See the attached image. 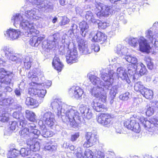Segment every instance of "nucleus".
<instances>
[{
	"mask_svg": "<svg viewBox=\"0 0 158 158\" xmlns=\"http://www.w3.org/2000/svg\"><path fill=\"white\" fill-rule=\"evenodd\" d=\"M14 21V25L16 27H19L22 30L23 35L26 37L34 36L31 39L30 44L32 46L37 47L44 38V35L37 37L35 35L39 32L35 28V25L32 22L29 21L24 18L23 15L16 14L11 19Z\"/></svg>",
	"mask_w": 158,
	"mask_h": 158,
	"instance_id": "obj_1",
	"label": "nucleus"
},
{
	"mask_svg": "<svg viewBox=\"0 0 158 158\" xmlns=\"http://www.w3.org/2000/svg\"><path fill=\"white\" fill-rule=\"evenodd\" d=\"M51 106L63 122L69 123L72 127L76 126V120L79 118V113L75 107L69 106L57 99L52 100Z\"/></svg>",
	"mask_w": 158,
	"mask_h": 158,
	"instance_id": "obj_2",
	"label": "nucleus"
},
{
	"mask_svg": "<svg viewBox=\"0 0 158 158\" xmlns=\"http://www.w3.org/2000/svg\"><path fill=\"white\" fill-rule=\"evenodd\" d=\"M28 128L25 127L19 131L21 138L27 139L26 144L33 151H39L40 149V143L33 139L37 138L41 135L40 131L35 128V125L33 123L29 124Z\"/></svg>",
	"mask_w": 158,
	"mask_h": 158,
	"instance_id": "obj_3",
	"label": "nucleus"
},
{
	"mask_svg": "<svg viewBox=\"0 0 158 158\" xmlns=\"http://www.w3.org/2000/svg\"><path fill=\"white\" fill-rule=\"evenodd\" d=\"M55 120L54 114L50 111L42 113L38 123L41 135L45 138L51 137L54 134L52 131L48 130L45 125L52 128L55 125Z\"/></svg>",
	"mask_w": 158,
	"mask_h": 158,
	"instance_id": "obj_4",
	"label": "nucleus"
},
{
	"mask_svg": "<svg viewBox=\"0 0 158 158\" xmlns=\"http://www.w3.org/2000/svg\"><path fill=\"white\" fill-rule=\"evenodd\" d=\"M89 78L94 85L90 90V94L94 97L99 98V100L102 102H105L106 96L104 92L105 86L103 82L99 78L92 74L89 75Z\"/></svg>",
	"mask_w": 158,
	"mask_h": 158,
	"instance_id": "obj_5",
	"label": "nucleus"
},
{
	"mask_svg": "<svg viewBox=\"0 0 158 158\" xmlns=\"http://www.w3.org/2000/svg\"><path fill=\"white\" fill-rule=\"evenodd\" d=\"M66 42V45H69L70 43V40L66 38L65 35H63L60 39V35L59 33L54 34L52 35L49 36L47 40H44L42 43V47L45 51H48V50L56 48L61 43L63 44Z\"/></svg>",
	"mask_w": 158,
	"mask_h": 158,
	"instance_id": "obj_6",
	"label": "nucleus"
},
{
	"mask_svg": "<svg viewBox=\"0 0 158 158\" xmlns=\"http://www.w3.org/2000/svg\"><path fill=\"white\" fill-rule=\"evenodd\" d=\"M139 121L143 125L145 129L150 132L153 133L154 134H157V130L156 127H158V117H153L151 121L147 120L143 117H139Z\"/></svg>",
	"mask_w": 158,
	"mask_h": 158,
	"instance_id": "obj_7",
	"label": "nucleus"
},
{
	"mask_svg": "<svg viewBox=\"0 0 158 158\" xmlns=\"http://www.w3.org/2000/svg\"><path fill=\"white\" fill-rule=\"evenodd\" d=\"M1 54L10 60L15 62L16 63L21 62V55L15 52L10 48L7 46H4L1 49Z\"/></svg>",
	"mask_w": 158,
	"mask_h": 158,
	"instance_id": "obj_8",
	"label": "nucleus"
},
{
	"mask_svg": "<svg viewBox=\"0 0 158 158\" xmlns=\"http://www.w3.org/2000/svg\"><path fill=\"white\" fill-rule=\"evenodd\" d=\"M96 12L99 18L107 16L113 13L114 10L112 6L106 5L100 2H96Z\"/></svg>",
	"mask_w": 158,
	"mask_h": 158,
	"instance_id": "obj_9",
	"label": "nucleus"
},
{
	"mask_svg": "<svg viewBox=\"0 0 158 158\" xmlns=\"http://www.w3.org/2000/svg\"><path fill=\"white\" fill-rule=\"evenodd\" d=\"M27 2H29L33 4L36 5L38 10L42 12H47L52 11L53 7L51 3L46 0H26Z\"/></svg>",
	"mask_w": 158,
	"mask_h": 158,
	"instance_id": "obj_10",
	"label": "nucleus"
},
{
	"mask_svg": "<svg viewBox=\"0 0 158 158\" xmlns=\"http://www.w3.org/2000/svg\"><path fill=\"white\" fill-rule=\"evenodd\" d=\"M114 74L115 72L113 70H110L107 73L106 72L105 70L101 71L100 75L101 78L105 81V83L103 82V83L105 89H108L109 87L112 85L113 82Z\"/></svg>",
	"mask_w": 158,
	"mask_h": 158,
	"instance_id": "obj_11",
	"label": "nucleus"
},
{
	"mask_svg": "<svg viewBox=\"0 0 158 158\" xmlns=\"http://www.w3.org/2000/svg\"><path fill=\"white\" fill-rule=\"evenodd\" d=\"M63 44H64L63 46V45L61 46H63V48H67L69 50L67 51V53L66 55V59L67 63L68 64H72L77 62L78 61V56L76 48L74 47L73 49L69 50V46L66 45L65 42L64 43V44L63 43Z\"/></svg>",
	"mask_w": 158,
	"mask_h": 158,
	"instance_id": "obj_12",
	"label": "nucleus"
},
{
	"mask_svg": "<svg viewBox=\"0 0 158 158\" xmlns=\"http://www.w3.org/2000/svg\"><path fill=\"white\" fill-rule=\"evenodd\" d=\"M12 73L6 70L4 68L0 69V87L2 84L8 85L10 82L11 78L12 76Z\"/></svg>",
	"mask_w": 158,
	"mask_h": 158,
	"instance_id": "obj_13",
	"label": "nucleus"
},
{
	"mask_svg": "<svg viewBox=\"0 0 158 158\" xmlns=\"http://www.w3.org/2000/svg\"><path fill=\"white\" fill-rule=\"evenodd\" d=\"M85 138L86 140L83 145L84 148H88L93 146L98 140L97 135L90 132H87L85 134Z\"/></svg>",
	"mask_w": 158,
	"mask_h": 158,
	"instance_id": "obj_14",
	"label": "nucleus"
},
{
	"mask_svg": "<svg viewBox=\"0 0 158 158\" xmlns=\"http://www.w3.org/2000/svg\"><path fill=\"white\" fill-rule=\"evenodd\" d=\"M124 126L127 129H130L136 133H139L140 128L138 123H137L134 118L126 120L124 123Z\"/></svg>",
	"mask_w": 158,
	"mask_h": 158,
	"instance_id": "obj_15",
	"label": "nucleus"
},
{
	"mask_svg": "<svg viewBox=\"0 0 158 158\" xmlns=\"http://www.w3.org/2000/svg\"><path fill=\"white\" fill-rule=\"evenodd\" d=\"M77 40L78 44V48L81 53L83 54H87L91 52V50L88 47L87 42L83 39L78 36L77 38Z\"/></svg>",
	"mask_w": 158,
	"mask_h": 158,
	"instance_id": "obj_16",
	"label": "nucleus"
},
{
	"mask_svg": "<svg viewBox=\"0 0 158 158\" xmlns=\"http://www.w3.org/2000/svg\"><path fill=\"white\" fill-rule=\"evenodd\" d=\"M29 6L25 5V9L24 16L29 20L36 21L40 18V15L36 13V10L35 8L29 10Z\"/></svg>",
	"mask_w": 158,
	"mask_h": 158,
	"instance_id": "obj_17",
	"label": "nucleus"
},
{
	"mask_svg": "<svg viewBox=\"0 0 158 158\" xmlns=\"http://www.w3.org/2000/svg\"><path fill=\"white\" fill-rule=\"evenodd\" d=\"M93 35H95L93 36L92 40V41L100 42L101 44L106 42L107 36L105 33L100 31L96 33L95 31H93L91 32L90 35L92 36Z\"/></svg>",
	"mask_w": 158,
	"mask_h": 158,
	"instance_id": "obj_18",
	"label": "nucleus"
},
{
	"mask_svg": "<svg viewBox=\"0 0 158 158\" xmlns=\"http://www.w3.org/2000/svg\"><path fill=\"white\" fill-rule=\"evenodd\" d=\"M112 120L111 115L107 113L101 114L97 118L98 123L105 126L111 124Z\"/></svg>",
	"mask_w": 158,
	"mask_h": 158,
	"instance_id": "obj_19",
	"label": "nucleus"
},
{
	"mask_svg": "<svg viewBox=\"0 0 158 158\" xmlns=\"http://www.w3.org/2000/svg\"><path fill=\"white\" fill-rule=\"evenodd\" d=\"M139 51L143 52H148L151 47L147 40L143 37H141L138 39Z\"/></svg>",
	"mask_w": 158,
	"mask_h": 158,
	"instance_id": "obj_20",
	"label": "nucleus"
},
{
	"mask_svg": "<svg viewBox=\"0 0 158 158\" xmlns=\"http://www.w3.org/2000/svg\"><path fill=\"white\" fill-rule=\"evenodd\" d=\"M79 110L84 119H89L92 117L93 114L92 110L86 105H81L79 107Z\"/></svg>",
	"mask_w": 158,
	"mask_h": 158,
	"instance_id": "obj_21",
	"label": "nucleus"
},
{
	"mask_svg": "<svg viewBox=\"0 0 158 158\" xmlns=\"http://www.w3.org/2000/svg\"><path fill=\"white\" fill-rule=\"evenodd\" d=\"M21 32L19 30L10 28L4 32L5 35L10 40H14L18 39Z\"/></svg>",
	"mask_w": 158,
	"mask_h": 158,
	"instance_id": "obj_22",
	"label": "nucleus"
},
{
	"mask_svg": "<svg viewBox=\"0 0 158 158\" xmlns=\"http://www.w3.org/2000/svg\"><path fill=\"white\" fill-rule=\"evenodd\" d=\"M71 96L74 97L77 99H81L83 94V90L79 86H73L69 90Z\"/></svg>",
	"mask_w": 158,
	"mask_h": 158,
	"instance_id": "obj_23",
	"label": "nucleus"
},
{
	"mask_svg": "<svg viewBox=\"0 0 158 158\" xmlns=\"http://www.w3.org/2000/svg\"><path fill=\"white\" fill-rule=\"evenodd\" d=\"M43 75V73L40 69H35L29 72L28 77L29 78H31L32 81L34 82L38 80L39 77H42Z\"/></svg>",
	"mask_w": 158,
	"mask_h": 158,
	"instance_id": "obj_24",
	"label": "nucleus"
},
{
	"mask_svg": "<svg viewBox=\"0 0 158 158\" xmlns=\"http://www.w3.org/2000/svg\"><path fill=\"white\" fill-rule=\"evenodd\" d=\"M127 70L122 67L118 68L117 69V73L118 78H120L122 80L125 81L129 84L131 81L127 73Z\"/></svg>",
	"mask_w": 158,
	"mask_h": 158,
	"instance_id": "obj_25",
	"label": "nucleus"
},
{
	"mask_svg": "<svg viewBox=\"0 0 158 158\" xmlns=\"http://www.w3.org/2000/svg\"><path fill=\"white\" fill-rule=\"evenodd\" d=\"M91 106L94 110L98 112L106 111L107 107L103 104L99 102L96 99H94L91 103Z\"/></svg>",
	"mask_w": 158,
	"mask_h": 158,
	"instance_id": "obj_26",
	"label": "nucleus"
},
{
	"mask_svg": "<svg viewBox=\"0 0 158 158\" xmlns=\"http://www.w3.org/2000/svg\"><path fill=\"white\" fill-rule=\"evenodd\" d=\"M145 37L148 40L152 43H154L158 41V33L153 32L150 29L145 32Z\"/></svg>",
	"mask_w": 158,
	"mask_h": 158,
	"instance_id": "obj_27",
	"label": "nucleus"
},
{
	"mask_svg": "<svg viewBox=\"0 0 158 158\" xmlns=\"http://www.w3.org/2000/svg\"><path fill=\"white\" fill-rule=\"evenodd\" d=\"M46 91L44 89H39L38 88H30L28 93L31 95H37L39 97L43 98L46 93Z\"/></svg>",
	"mask_w": 158,
	"mask_h": 158,
	"instance_id": "obj_28",
	"label": "nucleus"
},
{
	"mask_svg": "<svg viewBox=\"0 0 158 158\" xmlns=\"http://www.w3.org/2000/svg\"><path fill=\"white\" fill-rule=\"evenodd\" d=\"M79 27L81 35L83 37H85L89 31L88 25L85 22L82 21L80 23Z\"/></svg>",
	"mask_w": 158,
	"mask_h": 158,
	"instance_id": "obj_29",
	"label": "nucleus"
},
{
	"mask_svg": "<svg viewBox=\"0 0 158 158\" xmlns=\"http://www.w3.org/2000/svg\"><path fill=\"white\" fill-rule=\"evenodd\" d=\"M52 65L54 68L58 72L61 71L63 65L60 61L59 58L56 56H55L52 62Z\"/></svg>",
	"mask_w": 158,
	"mask_h": 158,
	"instance_id": "obj_30",
	"label": "nucleus"
},
{
	"mask_svg": "<svg viewBox=\"0 0 158 158\" xmlns=\"http://www.w3.org/2000/svg\"><path fill=\"white\" fill-rule=\"evenodd\" d=\"M14 101V99L11 97L7 98H2L0 99V105L7 107L8 106L13 104Z\"/></svg>",
	"mask_w": 158,
	"mask_h": 158,
	"instance_id": "obj_31",
	"label": "nucleus"
},
{
	"mask_svg": "<svg viewBox=\"0 0 158 158\" xmlns=\"http://www.w3.org/2000/svg\"><path fill=\"white\" fill-rule=\"evenodd\" d=\"M141 94L147 99H151L153 97V92L152 90L146 88L141 90Z\"/></svg>",
	"mask_w": 158,
	"mask_h": 158,
	"instance_id": "obj_32",
	"label": "nucleus"
},
{
	"mask_svg": "<svg viewBox=\"0 0 158 158\" xmlns=\"http://www.w3.org/2000/svg\"><path fill=\"white\" fill-rule=\"evenodd\" d=\"M136 70L137 72H139V74L141 76L144 75L147 71L145 66L143 63L140 62L137 64Z\"/></svg>",
	"mask_w": 158,
	"mask_h": 158,
	"instance_id": "obj_33",
	"label": "nucleus"
},
{
	"mask_svg": "<svg viewBox=\"0 0 158 158\" xmlns=\"http://www.w3.org/2000/svg\"><path fill=\"white\" fill-rule=\"evenodd\" d=\"M33 60V59L31 55H26L25 56L24 63V67L26 69H29L30 68L31 63Z\"/></svg>",
	"mask_w": 158,
	"mask_h": 158,
	"instance_id": "obj_34",
	"label": "nucleus"
},
{
	"mask_svg": "<svg viewBox=\"0 0 158 158\" xmlns=\"http://www.w3.org/2000/svg\"><path fill=\"white\" fill-rule=\"evenodd\" d=\"M25 103L28 106H33L34 108L38 105L37 101L35 99L30 97H28L26 98Z\"/></svg>",
	"mask_w": 158,
	"mask_h": 158,
	"instance_id": "obj_35",
	"label": "nucleus"
},
{
	"mask_svg": "<svg viewBox=\"0 0 158 158\" xmlns=\"http://www.w3.org/2000/svg\"><path fill=\"white\" fill-rule=\"evenodd\" d=\"M9 119V114L6 113L5 109L2 111V112L0 114V127L2 126V124L1 122L5 123L7 122Z\"/></svg>",
	"mask_w": 158,
	"mask_h": 158,
	"instance_id": "obj_36",
	"label": "nucleus"
},
{
	"mask_svg": "<svg viewBox=\"0 0 158 158\" xmlns=\"http://www.w3.org/2000/svg\"><path fill=\"white\" fill-rule=\"evenodd\" d=\"M85 19L89 23H95L97 20L95 19L93 13L90 11L87 12L85 15Z\"/></svg>",
	"mask_w": 158,
	"mask_h": 158,
	"instance_id": "obj_37",
	"label": "nucleus"
},
{
	"mask_svg": "<svg viewBox=\"0 0 158 158\" xmlns=\"http://www.w3.org/2000/svg\"><path fill=\"white\" fill-rule=\"evenodd\" d=\"M19 154V151L15 148H12L8 152L7 157L8 158H14L17 157Z\"/></svg>",
	"mask_w": 158,
	"mask_h": 158,
	"instance_id": "obj_38",
	"label": "nucleus"
},
{
	"mask_svg": "<svg viewBox=\"0 0 158 158\" xmlns=\"http://www.w3.org/2000/svg\"><path fill=\"white\" fill-rule=\"evenodd\" d=\"M116 51L117 53L120 56L125 55L127 52V49L126 47H124L121 45H118L116 47Z\"/></svg>",
	"mask_w": 158,
	"mask_h": 158,
	"instance_id": "obj_39",
	"label": "nucleus"
},
{
	"mask_svg": "<svg viewBox=\"0 0 158 158\" xmlns=\"http://www.w3.org/2000/svg\"><path fill=\"white\" fill-rule=\"evenodd\" d=\"M31 150L33 151L30 148L29 146H28L27 148H22L21 149L19 152V154L22 156L25 157L31 154ZM35 152L36 151H35Z\"/></svg>",
	"mask_w": 158,
	"mask_h": 158,
	"instance_id": "obj_40",
	"label": "nucleus"
},
{
	"mask_svg": "<svg viewBox=\"0 0 158 158\" xmlns=\"http://www.w3.org/2000/svg\"><path fill=\"white\" fill-rule=\"evenodd\" d=\"M127 72L128 74L131 77H133V78L135 80L136 78V76L137 74L135 73L136 69L132 65H130L127 67Z\"/></svg>",
	"mask_w": 158,
	"mask_h": 158,
	"instance_id": "obj_41",
	"label": "nucleus"
},
{
	"mask_svg": "<svg viewBox=\"0 0 158 158\" xmlns=\"http://www.w3.org/2000/svg\"><path fill=\"white\" fill-rule=\"evenodd\" d=\"M25 113L26 117L28 120L33 122L35 120L36 115L34 112L29 110H26Z\"/></svg>",
	"mask_w": 158,
	"mask_h": 158,
	"instance_id": "obj_42",
	"label": "nucleus"
},
{
	"mask_svg": "<svg viewBox=\"0 0 158 158\" xmlns=\"http://www.w3.org/2000/svg\"><path fill=\"white\" fill-rule=\"evenodd\" d=\"M128 62L134 64H136L138 61L137 58L131 55H127L123 58Z\"/></svg>",
	"mask_w": 158,
	"mask_h": 158,
	"instance_id": "obj_43",
	"label": "nucleus"
},
{
	"mask_svg": "<svg viewBox=\"0 0 158 158\" xmlns=\"http://www.w3.org/2000/svg\"><path fill=\"white\" fill-rule=\"evenodd\" d=\"M118 85L113 86L110 89L109 94L110 97L114 98L118 93Z\"/></svg>",
	"mask_w": 158,
	"mask_h": 158,
	"instance_id": "obj_44",
	"label": "nucleus"
},
{
	"mask_svg": "<svg viewBox=\"0 0 158 158\" xmlns=\"http://www.w3.org/2000/svg\"><path fill=\"white\" fill-rule=\"evenodd\" d=\"M154 111L153 108L148 105H147L145 108V111L143 113H145L147 115L150 116L153 115Z\"/></svg>",
	"mask_w": 158,
	"mask_h": 158,
	"instance_id": "obj_45",
	"label": "nucleus"
},
{
	"mask_svg": "<svg viewBox=\"0 0 158 158\" xmlns=\"http://www.w3.org/2000/svg\"><path fill=\"white\" fill-rule=\"evenodd\" d=\"M128 43L131 46L135 47L138 44V39L136 38H130L129 39Z\"/></svg>",
	"mask_w": 158,
	"mask_h": 158,
	"instance_id": "obj_46",
	"label": "nucleus"
},
{
	"mask_svg": "<svg viewBox=\"0 0 158 158\" xmlns=\"http://www.w3.org/2000/svg\"><path fill=\"white\" fill-rule=\"evenodd\" d=\"M134 89L136 91H139L140 93H141V90H142L144 88V87L141 82L139 81L136 83L134 86Z\"/></svg>",
	"mask_w": 158,
	"mask_h": 158,
	"instance_id": "obj_47",
	"label": "nucleus"
},
{
	"mask_svg": "<svg viewBox=\"0 0 158 158\" xmlns=\"http://www.w3.org/2000/svg\"><path fill=\"white\" fill-rule=\"evenodd\" d=\"M44 149L45 150L53 152L56 150V147L55 145H52L50 143H48L45 145Z\"/></svg>",
	"mask_w": 158,
	"mask_h": 158,
	"instance_id": "obj_48",
	"label": "nucleus"
},
{
	"mask_svg": "<svg viewBox=\"0 0 158 158\" xmlns=\"http://www.w3.org/2000/svg\"><path fill=\"white\" fill-rule=\"evenodd\" d=\"M98 25V27L99 29H105L109 26V24L106 22H102L98 20L96 22Z\"/></svg>",
	"mask_w": 158,
	"mask_h": 158,
	"instance_id": "obj_49",
	"label": "nucleus"
},
{
	"mask_svg": "<svg viewBox=\"0 0 158 158\" xmlns=\"http://www.w3.org/2000/svg\"><path fill=\"white\" fill-rule=\"evenodd\" d=\"M84 155L85 158H93L94 156L93 152L89 149L85 151Z\"/></svg>",
	"mask_w": 158,
	"mask_h": 158,
	"instance_id": "obj_50",
	"label": "nucleus"
},
{
	"mask_svg": "<svg viewBox=\"0 0 158 158\" xmlns=\"http://www.w3.org/2000/svg\"><path fill=\"white\" fill-rule=\"evenodd\" d=\"M19 120L20 127H23L26 126L27 124L26 121L23 116H20Z\"/></svg>",
	"mask_w": 158,
	"mask_h": 158,
	"instance_id": "obj_51",
	"label": "nucleus"
},
{
	"mask_svg": "<svg viewBox=\"0 0 158 158\" xmlns=\"http://www.w3.org/2000/svg\"><path fill=\"white\" fill-rule=\"evenodd\" d=\"M129 95V93L128 92H126L124 94H121L119 96V98L122 100L127 101L128 100Z\"/></svg>",
	"mask_w": 158,
	"mask_h": 158,
	"instance_id": "obj_52",
	"label": "nucleus"
},
{
	"mask_svg": "<svg viewBox=\"0 0 158 158\" xmlns=\"http://www.w3.org/2000/svg\"><path fill=\"white\" fill-rule=\"evenodd\" d=\"M18 127V123L16 121L12 122L10 127V128L11 130L14 131L16 129H17Z\"/></svg>",
	"mask_w": 158,
	"mask_h": 158,
	"instance_id": "obj_53",
	"label": "nucleus"
},
{
	"mask_svg": "<svg viewBox=\"0 0 158 158\" xmlns=\"http://www.w3.org/2000/svg\"><path fill=\"white\" fill-rule=\"evenodd\" d=\"M69 22V19L66 17L64 16L62 17L61 22L59 24L60 26L65 25L68 23Z\"/></svg>",
	"mask_w": 158,
	"mask_h": 158,
	"instance_id": "obj_54",
	"label": "nucleus"
},
{
	"mask_svg": "<svg viewBox=\"0 0 158 158\" xmlns=\"http://www.w3.org/2000/svg\"><path fill=\"white\" fill-rule=\"evenodd\" d=\"M147 64L148 68L149 69L152 70L154 68L153 63L151 61L150 59H148L147 61Z\"/></svg>",
	"mask_w": 158,
	"mask_h": 158,
	"instance_id": "obj_55",
	"label": "nucleus"
},
{
	"mask_svg": "<svg viewBox=\"0 0 158 158\" xmlns=\"http://www.w3.org/2000/svg\"><path fill=\"white\" fill-rule=\"evenodd\" d=\"M100 47L97 44H93L91 46V49L94 50L95 52H98L100 50Z\"/></svg>",
	"mask_w": 158,
	"mask_h": 158,
	"instance_id": "obj_56",
	"label": "nucleus"
},
{
	"mask_svg": "<svg viewBox=\"0 0 158 158\" xmlns=\"http://www.w3.org/2000/svg\"><path fill=\"white\" fill-rule=\"evenodd\" d=\"M95 156L97 158H104V153L101 151H98L95 152Z\"/></svg>",
	"mask_w": 158,
	"mask_h": 158,
	"instance_id": "obj_57",
	"label": "nucleus"
},
{
	"mask_svg": "<svg viewBox=\"0 0 158 158\" xmlns=\"http://www.w3.org/2000/svg\"><path fill=\"white\" fill-rule=\"evenodd\" d=\"M12 116L14 118L17 119H19L20 116H22L21 114H20V112L18 111V112L15 111L13 112Z\"/></svg>",
	"mask_w": 158,
	"mask_h": 158,
	"instance_id": "obj_58",
	"label": "nucleus"
},
{
	"mask_svg": "<svg viewBox=\"0 0 158 158\" xmlns=\"http://www.w3.org/2000/svg\"><path fill=\"white\" fill-rule=\"evenodd\" d=\"M78 150H79L80 152H77L76 154V156L77 158H85L84 155L81 152V148H77Z\"/></svg>",
	"mask_w": 158,
	"mask_h": 158,
	"instance_id": "obj_59",
	"label": "nucleus"
},
{
	"mask_svg": "<svg viewBox=\"0 0 158 158\" xmlns=\"http://www.w3.org/2000/svg\"><path fill=\"white\" fill-rule=\"evenodd\" d=\"M79 135L78 133H76L71 136V140L72 141H74L79 137Z\"/></svg>",
	"mask_w": 158,
	"mask_h": 158,
	"instance_id": "obj_60",
	"label": "nucleus"
},
{
	"mask_svg": "<svg viewBox=\"0 0 158 158\" xmlns=\"http://www.w3.org/2000/svg\"><path fill=\"white\" fill-rule=\"evenodd\" d=\"M110 2L112 3L117 4L118 2L120 3L121 2V3H125L126 0H109Z\"/></svg>",
	"mask_w": 158,
	"mask_h": 158,
	"instance_id": "obj_61",
	"label": "nucleus"
},
{
	"mask_svg": "<svg viewBox=\"0 0 158 158\" xmlns=\"http://www.w3.org/2000/svg\"><path fill=\"white\" fill-rule=\"evenodd\" d=\"M0 66L6 67L7 66L6 61H4L0 58Z\"/></svg>",
	"mask_w": 158,
	"mask_h": 158,
	"instance_id": "obj_62",
	"label": "nucleus"
},
{
	"mask_svg": "<svg viewBox=\"0 0 158 158\" xmlns=\"http://www.w3.org/2000/svg\"><path fill=\"white\" fill-rule=\"evenodd\" d=\"M44 83L45 85L47 88H48L49 87L52 85V82L50 81L46 80L45 82Z\"/></svg>",
	"mask_w": 158,
	"mask_h": 158,
	"instance_id": "obj_63",
	"label": "nucleus"
},
{
	"mask_svg": "<svg viewBox=\"0 0 158 158\" xmlns=\"http://www.w3.org/2000/svg\"><path fill=\"white\" fill-rule=\"evenodd\" d=\"M13 108L17 110L19 112L21 110V107L19 104H16V105H15L14 107H13Z\"/></svg>",
	"mask_w": 158,
	"mask_h": 158,
	"instance_id": "obj_64",
	"label": "nucleus"
}]
</instances>
